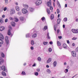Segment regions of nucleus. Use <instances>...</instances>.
<instances>
[{"instance_id":"nucleus-52","label":"nucleus","mask_w":78,"mask_h":78,"mask_svg":"<svg viewBox=\"0 0 78 78\" xmlns=\"http://www.w3.org/2000/svg\"><path fill=\"white\" fill-rule=\"evenodd\" d=\"M40 69L38 68V69H37V72H40Z\"/></svg>"},{"instance_id":"nucleus-2","label":"nucleus","mask_w":78,"mask_h":78,"mask_svg":"<svg viewBox=\"0 0 78 78\" xmlns=\"http://www.w3.org/2000/svg\"><path fill=\"white\" fill-rule=\"evenodd\" d=\"M22 12L24 14H27L28 12V10L24 8L22 9Z\"/></svg>"},{"instance_id":"nucleus-11","label":"nucleus","mask_w":78,"mask_h":78,"mask_svg":"<svg viewBox=\"0 0 78 78\" xmlns=\"http://www.w3.org/2000/svg\"><path fill=\"white\" fill-rule=\"evenodd\" d=\"M47 5L48 7H50L51 5V2L50 1L48 2Z\"/></svg>"},{"instance_id":"nucleus-42","label":"nucleus","mask_w":78,"mask_h":78,"mask_svg":"<svg viewBox=\"0 0 78 78\" xmlns=\"http://www.w3.org/2000/svg\"><path fill=\"white\" fill-rule=\"evenodd\" d=\"M5 0V5H7L8 3V0Z\"/></svg>"},{"instance_id":"nucleus-34","label":"nucleus","mask_w":78,"mask_h":78,"mask_svg":"<svg viewBox=\"0 0 78 78\" xmlns=\"http://www.w3.org/2000/svg\"><path fill=\"white\" fill-rule=\"evenodd\" d=\"M67 21V18L66 17L64 18L63 19V21L65 22H66Z\"/></svg>"},{"instance_id":"nucleus-25","label":"nucleus","mask_w":78,"mask_h":78,"mask_svg":"<svg viewBox=\"0 0 78 78\" xmlns=\"http://www.w3.org/2000/svg\"><path fill=\"white\" fill-rule=\"evenodd\" d=\"M3 41L2 39L0 38V44H3Z\"/></svg>"},{"instance_id":"nucleus-51","label":"nucleus","mask_w":78,"mask_h":78,"mask_svg":"<svg viewBox=\"0 0 78 78\" xmlns=\"http://www.w3.org/2000/svg\"><path fill=\"white\" fill-rule=\"evenodd\" d=\"M57 12L58 14L60 12L59 10L58 9L57 10Z\"/></svg>"},{"instance_id":"nucleus-17","label":"nucleus","mask_w":78,"mask_h":78,"mask_svg":"<svg viewBox=\"0 0 78 78\" xmlns=\"http://www.w3.org/2000/svg\"><path fill=\"white\" fill-rule=\"evenodd\" d=\"M29 10L31 12H33L34 11V9L32 7H30L29 8Z\"/></svg>"},{"instance_id":"nucleus-48","label":"nucleus","mask_w":78,"mask_h":78,"mask_svg":"<svg viewBox=\"0 0 78 78\" xmlns=\"http://www.w3.org/2000/svg\"><path fill=\"white\" fill-rule=\"evenodd\" d=\"M30 49L32 50H34V47L33 46H31L30 47Z\"/></svg>"},{"instance_id":"nucleus-33","label":"nucleus","mask_w":78,"mask_h":78,"mask_svg":"<svg viewBox=\"0 0 78 78\" xmlns=\"http://www.w3.org/2000/svg\"><path fill=\"white\" fill-rule=\"evenodd\" d=\"M34 74L36 76H37L39 75V73L37 72H35L34 73Z\"/></svg>"},{"instance_id":"nucleus-7","label":"nucleus","mask_w":78,"mask_h":78,"mask_svg":"<svg viewBox=\"0 0 78 78\" xmlns=\"http://www.w3.org/2000/svg\"><path fill=\"white\" fill-rule=\"evenodd\" d=\"M5 29V27H0V31H3Z\"/></svg>"},{"instance_id":"nucleus-1","label":"nucleus","mask_w":78,"mask_h":78,"mask_svg":"<svg viewBox=\"0 0 78 78\" xmlns=\"http://www.w3.org/2000/svg\"><path fill=\"white\" fill-rule=\"evenodd\" d=\"M42 1H41V0H36L34 2L35 4L37 6L40 5Z\"/></svg>"},{"instance_id":"nucleus-16","label":"nucleus","mask_w":78,"mask_h":78,"mask_svg":"<svg viewBox=\"0 0 78 78\" xmlns=\"http://www.w3.org/2000/svg\"><path fill=\"white\" fill-rule=\"evenodd\" d=\"M52 60V59L51 58H49V59H48V60L47 62V63H50V62H51Z\"/></svg>"},{"instance_id":"nucleus-36","label":"nucleus","mask_w":78,"mask_h":78,"mask_svg":"<svg viewBox=\"0 0 78 78\" xmlns=\"http://www.w3.org/2000/svg\"><path fill=\"white\" fill-rule=\"evenodd\" d=\"M47 12L49 14H50V11L49 9H47Z\"/></svg>"},{"instance_id":"nucleus-32","label":"nucleus","mask_w":78,"mask_h":78,"mask_svg":"<svg viewBox=\"0 0 78 78\" xmlns=\"http://www.w3.org/2000/svg\"><path fill=\"white\" fill-rule=\"evenodd\" d=\"M12 27L11 26H9V31H11V29H12Z\"/></svg>"},{"instance_id":"nucleus-58","label":"nucleus","mask_w":78,"mask_h":78,"mask_svg":"<svg viewBox=\"0 0 78 78\" xmlns=\"http://www.w3.org/2000/svg\"><path fill=\"white\" fill-rule=\"evenodd\" d=\"M50 10H52V9H53V7H50Z\"/></svg>"},{"instance_id":"nucleus-41","label":"nucleus","mask_w":78,"mask_h":78,"mask_svg":"<svg viewBox=\"0 0 78 78\" xmlns=\"http://www.w3.org/2000/svg\"><path fill=\"white\" fill-rule=\"evenodd\" d=\"M19 19L17 18H15V21L16 22H17L19 21Z\"/></svg>"},{"instance_id":"nucleus-63","label":"nucleus","mask_w":78,"mask_h":78,"mask_svg":"<svg viewBox=\"0 0 78 78\" xmlns=\"http://www.w3.org/2000/svg\"><path fill=\"white\" fill-rule=\"evenodd\" d=\"M5 16L4 15H3L2 16V17L3 18H5Z\"/></svg>"},{"instance_id":"nucleus-29","label":"nucleus","mask_w":78,"mask_h":78,"mask_svg":"<svg viewBox=\"0 0 78 78\" xmlns=\"http://www.w3.org/2000/svg\"><path fill=\"white\" fill-rule=\"evenodd\" d=\"M21 74L22 75H26V73L24 71H22Z\"/></svg>"},{"instance_id":"nucleus-12","label":"nucleus","mask_w":78,"mask_h":78,"mask_svg":"<svg viewBox=\"0 0 78 78\" xmlns=\"http://www.w3.org/2000/svg\"><path fill=\"white\" fill-rule=\"evenodd\" d=\"M4 62L3 60L2 59V58L0 57V65L2 64V63Z\"/></svg>"},{"instance_id":"nucleus-5","label":"nucleus","mask_w":78,"mask_h":78,"mask_svg":"<svg viewBox=\"0 0 78 78\" xmlns=\"http://www.w3.org/2000/svg\"><path fill=\"white\" fill-rule=\"evenodd\" d=\"M71 55L73 57L76 56V53L75 51H71Z\"/></svg>"},{"instance_id":"nucleus-61","label":"nucleus","mask_w":78,"mask_h":78,"mask_svg":"<svg viewBox=\"0 0 78 78\" xmlns=\"http://www.w3.org/2000/svg\"><path fill=\"white\" fill-rule=\"evenodd\" d=\"M10 20H13V19L12 17H10Z\"/></svg>"},{"instance_id":"nucleus-24","label":"nucleus","mask_w":78,"mask_h":78,"mask_svg":"<svg viewBox=\"0 0 78 78\" xmlns=\"http://www.w3.org/2000/svg\"><path fill=\"white\" fill-rule=\"evenodd\" d=\"M58 46H60L61 45V43L59 41H57Z\"/></svg>"},{"instance_id":"nucleus-6","label":"nucleus","mask_w":78,"mask_h":78,"mask_svg":"<svg viewBox=\"0 0 78 78\" xmlns=\"http://www.w3.org/2000/svg\"><path fill=\"white\" fill-rule=\"evenodd\" d=\"M5 42L6 43V44L8 45L9 44V41L8 40V36L5 37Z\"/></svg>"},{"instance_id":"nucleus-53","label":"nucleus","mask_w":78,"mask_h":78,"mask_svg":"<svg viewBox=\"0 0 78 78\" xmlns=\"http://www.w3.org/2000/svg\"><path fill=\"white\" fill-rule=\"evenodd\" d=\"M49 44H50L52 45L53 44V42L51 41H50L49 42Z\"/></svg>"},{"instance_id":"nucleus-47","label":"nucleus","mask_w":78,"mask_h":78,"mask_svg":"<svg viewBox=\"0 0 78 78\" xmlns=\"http://www.w3.org/2000/svg\"><path fill=\"white\" fill-rule=\"evenodd\" d=\"M54 30L55 31H56V25H54Z\"/></svg>"},{"instance_id":"nucleus-21","label":"nucleus","mask_w":78,"mask_h":78,"mask_svg":"<svg viewBox=\"0 0 78 78\" xmlns=\"http://www.w3.org/2000/svg\"><path fill=\"white\" fill-rule=\"evenodd\" d=\"M16 9L17 11H19L20 10L19 7L18 6H16Z\"/></svg>"},{"instance_id":"nucleus-3","label":"nucleus","mask_w":78,"mask_h":78,"mask_svg":"<svg viewBox=\"0 0 78 78\" xmlns=\"http://www.w3.org/2000/svg\"><path fill=\"white\" fill-rule=\"evenodd\" d=\"M15 10L13 9H10V15H13L15 13Z\"/></svg>"},{"instance_id":"nucleus-13","label":"nucleus","mask_w":78,"mask_h":78,"mask_svg":"<svg viewBox=\"0 0 78 78\" xmlns=\"http://www.w3.org/2000/svg\"><path fill=\"white\" fill-rule=\"evenodd\" d=\"M72 31L73 33L76 34V30L72 29Z\"/></svg>"},{"instance_id":"nucleus-27","label":"nucleus","mask_w":78,"mask_h":78,"mask_svg":"<svg viewBox=\"0 0 78 78\" xmlns=\"http://www.w3.org/2000/svg\"><path fill=\"white\" fill-rule=\"evenodd\" d=\"M8 35L10 36L11 34V31L10 30H8V32L7 33Z\"/></svg>"},{"instance_id":"nucleus-31","label":"nucleus","mask_w":78,"mask_h":78,"mask_svg":"<svg viewBox=\"0 0 78 78\" xmlns=\"http://www.w3.org/2000/svg\"><path fill=\"white\" fill-rule=\"evenodd\" d=\"M31 44L32 45H34V41L33 40H31Z\"/></svg>"},{"instance_id":"nucleus-19","label":"nucleus","mask_w":78,"mask_h":78,"mask_svg":"<svg viewBox=\"0 0 78 78\" xmlns=\"http://www.w3.org/2000/svg\"><path fill=\"white\" fill-rule=\"evenodd\" d=\"M57 64V62L55 61L53 63L54 67H55L56 66Z\"/></svg>"},{"instance_id":"nucleus-9","label":"nucleus","mask_w":78,"mask_h":78,"mask_svg":"<svg viewBox=\"0 0 78 78\" xmlns=\"http://www.w3.org/2000/svg\"><path fill=\"white\" fill-rule=\"evenodd\" d=\"M23 5L24 8H27V9H28L29 8V6L27 4H23Z\"/></svg>"},{"instance_id":"nucleus-26","label":"nucleus","mask_w":78,"mask_h":78,"mask_svg":"<svg viewBox=\"0 0 78 78\" xmlns=\"http://www.w3.org/2000/svg\"><path fill=\"white\" fill-rule=\"evenodd\" d=\"M63 48H67V45L66 44H63Z\"/></svg>"},{"instance_id":"nucleus-35","label":"nucleus","mask_w":78,"mask_h":78,"mask_svg":"<svg viewBox=\"0 0 78 78\" xmlns=\"http://www.w3.org/2000/svg\"><path fill=\"white\" fill-rule=\"evenodd\" d=\"M48 44V42H44V41L43 42V44L44 45H47Z\"/></svg>"},{"instance_id":"nucleus-59","label":"nucleus","mask_w":78,"mask_h":78,"mask_svg":"<svg viewBox=\"0 0 78 78\" xmlns=\"http://www.w3.org/2000/svg\"><path fill=\"white\" fill-rule=\"evenodd\" d=\"M45 18L43 17L41 18V20L43 21L44 19Z\"/></svg>"},{"instance_id":"nucleus-43","label":"nucleus","mask_w":78,"mask_h":78,"mask_svg":"<svg viewBox=\"0 0 78 78\" xmlns=\"http://www.w3.org/2000/svg\"><path fill=\"white\" fill-rule=\"evenodd\" d=\"M68 72V70L67 69H65V73H67Z\"/></svg>"},{"instance_id":"nucleus-37","label":"nucleus","mask_w":78,"mask_h":78,"mask_svg":"<svg viewBox=\"0 0 78 78\" xmlns=\"http://www.w3.org/2000/svg\"><path fill=\"white\" fill-rule=\"evenodd\" d=\"M54 18V16L53 14H52L51 16V19L52 20Z\"/></svg>"},{"instance_id":"nucleus-45","label":"nucleus","mask_w":78,"mask_h":78,"mask_svg":"<svg viewBox=\"0 0 78 78\" xmlns=\"http://www.w3.org/2000/svg\"><path fill=\"white\" fill-rule=\"evenodd\" d=\"M48 51L49 52H51L52 51V49L51 48H49L48 49Z\"/></svg>"},{"instance_id":"nucleus-57","label":"nucleus","mask_w":78,"mask_h":78,"mask_svg":"<svg viewBox=\"0 0 78 78\" xmlns=\"http://www.w3.org/2000/svg\"><path fill=\"white\" fill-rule=\"evenodd\" d=\"M8 21V19H5V22H7Z\"/></svg>"},{"instance_id":"nucleus-8","label":"nucleus","mask_w":78,"mask_h":78,"mask_svg":"<svg viewBox=\"0 0 78 78\" xmlns=\"http://www.w3.org/2000/svg\"><path fill=\"white\" fill-rule=\"evenodd\" d=\"M0 38L2 40H4V39L3 35L1 33H0Z\"/></svg>"},{"instance_id":"nucleus-60","label":"nucleus","mask_w":78,"mask_h":78,"mask_svg":"<svg viewBox=\"0 0 78 78\" xmlns=\"http://www.w3.org/2000/svg\"><path fill=\"white\" fill-rule=\"evenodd\" d=\"M36 66V64L34 63L33 65L32 66L34 67Z\"/></svg>"},{"instance_id":"nucleus-38","label":"nucleus","mask_w":78,"mask_h":78,"mask_svg":"<svg viewBox=\"0 0 78 78\" xmlns=\"http://www.w3.org/2000/svg\"><path fill=\"white\" fill-rule=\"evenodd\" d=\"M1 56L3 58L5 57V55L3 52H2L1 53Z\"/></svg>"},{"instance_id":"nucleus-40","label":"nucleus","mask_w":78,"mask_h":78,"mask_svg":"<svg viewBox=\"0 0 78 78\" xmlns=\"http://www.w3.org/2000/svg\"><path fill=\"white\" fill-rule=\"evenodd\" d=\"M2 74L4 76H6V73L4 72H2Z\"/></svg>"},{"instance_id":"nucleus-50","label":"nucleus","mask_w":78,"mask_h":78,"mask_svg":"<svg viewBox=\"0 0 78 78\" xmlns=\"http://www.w3.org/2000/svg\"><path fill=\"white\" fill-rule=\"evenodd\" d=\"M75 51L76 52H78V46L76 48Z\"/></svg>"},{"instance_id":"nucleus-39","label":"nucleus","mask_w":78,"mask_h":78,"mask_svg":"<svg viewBox=\"0 0 78 78\" xmlns=\"http://www.w3.org/2000/svg\"><path fill=\"white\" fill-rule=\"evenodd\" d=\"M3 18H2L0 20V22L2 23H3Z\"/></svg>"},{"instance_id":"nucleus-44","label":"nucleus","mask_w":78,"mask_h":78,"mask_svg":"<svg viewBox=\"0 0 78 78\" xmlns=\"http://www.w3.org/2000/svg\"><path fill=\"white\" fill-rule=\"evenodd\" d=\"M77 39V37H74L73 38H72V40H76Z\"/></svg>"},{"instance_id":"nucleus-46","label":"nucleus","mask_w":78,"mask_h":78,"mask_svg":"<svg viewBox=\"0 0 78 78\" xmlns=\"http://www.w3.org/2000/svg\"><path fill=\"white\" fill-rule=\"evenodd\" d=\"M7 9V7H5L4 8V11H5Z\"/></svg>"},{"instance_id":"nucleus-64","label":"nucleus","mask_w":78,"mask_h":78,"mask_svg":"<svg viewBox=\"0 0 78 78\" xmlns=\"http://www.w3.org/2000/svg\"><path fill=\"white\" fill-rule=\"evenodd\" d=\"M57 5H60V3H59V2H58V1H57Z\"/></svg>"},{"instance_id":"nucleus-62","label":"nucleus","mask_w":78,"mask_h":78,"mask_svg":"<svg viewBox=\"0 0 78 78\" xmlns=\"http://www.w3.org/2000/svg\"><path fill=\"white\" fill-rule=\"evenodd\" d=\"M76 34H78V29L76 30Z\"/></svg>"},{"instance_id":"nucleus-56","label":"nucleus","mask_w":78,"mask_h":78,"mask_svg":"<svg viewBox=\"0 0 78 78\" xmlns=\"http://www.w3.org/2000/svg\"><path fill=\"white\" fill-rule=\"evenodd\" d=\"M58 38L59 39H61L62 38V37L61 36H58Z\"/></svg>"},{"instance_id":"nucleus-28","label":"nucleus","mask_w":78,"mask_h":78,"mask_svg":"<svg viewBox=\"0 0 78 78\" xmlns=\"http://www.w3.org/2000/svg\"><path fill=\"white\" fill-rule=\"evenodd\" d=\"M24 20V18L23 17H21L20 18V20L21 21H23Z\"/></svg>"},{"instance_id":"nucleus-49","label":"nucleus","mask_w":78,"mask_h":78,"mask_svg":"<svg viewBox=\"0 0 78 78\" xmlns=\"http://www.w3.org/2000/svg\"><path fill=\"white\" fill-rule=\"evenodd\" d=\"M17 14L18 15H20L21 14V12H17Z\"/></svg>"},{"instance_id":"nucleus-23","label":"nucleus","mask_w":78,"mask_h":78,"mask_svg":"<svg viewBox=\"0 0 78 78\" xmlns=\"http://www.w3.org/2000/svg\"><path fill=\"white\" fill-rule=\"evenodd\" d=\"M37 60L38 61L41 62V58L40 57H38L37 58Z\"/></svg>"},{"instance_id":"nucleus-18","label":"nucleus","mask_w":78,"mask_h":78,"mask_svg":"<svg viewBox=\"0 0 78 78\" xmlns=\"http://www.w3.org/2000/svg\"><path fill=\"white\" fill-rule=\"evenodd\" d=\"M26 38H29L30 37V34L28 33L26 35Z\"/></svg>"},{"instance_id":"nucleus-22","label":"nucleus","mask_w":78,"mask_h":78,"mask_svg":"<svg viewBox=\"0 0 78 78\" xmlns=\"http://www.w3.org/2000/svg\"><path fill=\"white\" fill-rule=\"evenodd\" d=\"M61 21V20L59 18L57 20V23L58 24H59L60 22V21Z\"/></svg>"},{"instance_id":"nucleus-20","label":"nucleus","mask_w":78,"mask_h":78,"mask_svg":"<svg viewBox=\"0 0 78 78\" xmlns=\"http://www.w3.org/2000/svg\"><path fill=\"white\" fill-rule=\"evenodd\" d=\"M47 29H48V27L47 26H45L44 27V28H43V30L45 31L46 30H47Z\"/></svg>"},{"instance_id":"nucleus-55","label":"nucleus","mask_w":78,"mask_h":78,"mask_svg":"<svg viewBox=\"0 0 78 78\" xmlns=\"http://www.w3.org/2000/svg\"><path fill=\"white\" fill-rule=\"evenodd\" d=\"M67 63L66 62H64V63H63V65H64V66H66L67 65Z\"/></svg>"},{"instance_id":"nucleus-4","label":"nucleus","mask_w":78,"mask_h":78,"mask_svg":"<svg viewBox=\"0 0 78 78\" xmlns=\"http://www.w3.org/2000/svg\"><path fill=\"white\" fill-rule=\"evenodd\" d=\"M2 69L5 71H7V70H6L5 67L4 66H3L2 67L0 66V70H2Z\"/></svg>"},{"instance_id":"nucleus-15","label":"nucleus","mask_w":78,"mask_h":78,"mask_svg":"<svg viewBox=\"0 0 78 78\" xmlns=\"http://www.w3.org/2000/svg\"><path fill=\"white\" fill-rule=\"evenodd\" d=\"M11 25L12 27H15V23L14 22H11Z\"/></svg>"},{"instance_id":"nucleus-14","label":"nucleus","mask_w":78,"mask_h":78,"mask_svg":"<svg viewBox=\"0 0 78 78\" xmlns=\"http://www.w3.org/2000/svg\"><path fill=\"white\" fill-rule=\"evenodd\" d=\"M47 38L49 40H50L51 39V37L49 35V33L48 32V34H47Z\"/></svg>"},{"instance_id":"nucleus-10","label":"nucleus","mask_w":78,"mask_h":78,"mask_svg":"<svg viewBox=\"0 0 78 78\" xmlns=\"http://www.w3.org/2000/svg\"><path fill=\"white\" fill-rule=\"evenodd\" d=\"M37 37V34L36 33L34 34L32 36V38H35Z\"/></svg>"},{"instance_id":"nucleus-30","label":"nucleus","mask_w":78,"mask_h":78,"mask_svg":"<svg viewBox=\"0 0 78 78\" xmlns=\"http://www.w3.org/2000/svg\"><path fill=\"white\" fill-rule=\"evenodd\" d=\"M47 72L48 73H51V70L49 69H48L47 70Z\"/></svg>"},{"instance_id":"nucleus-54","label":"nucleus","mask_w":78,"mask_h":78,"mask_svg":"<svg viewBox=\"0 0 78 78\" xmlns=\"http://www.w3.org/2000/svg\"><path fill=\"white\" fill-rule=\"evenodd\" d=\"M67 43L68 44H69L70 42H69V40H68L67 41Z\"/></svg>"}]
</instances>
